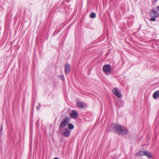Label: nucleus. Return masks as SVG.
Instances as JSON below:
<instances>
[{
  "instance_id": "nucleus-13",
  "label": "nucleus",
  "mask_w": 159,
  "mask_h": 159,
  "mask_svg": "<svg viewBox=\"0 0 159 159\" xmlns=\"http://www.w3.org/2000/svg\"><path fill=\"white\" fill-rule=\"evenodd\" d=\"M117 105L118 107H122L123 106V103L122 101H118L117 102Z\"/></svg>"
},
{
  "instance_id": "nucleus-17",
  "label": "nucleus",
  "mask_w": 159,
  "mask_h": 159,
  "mask_svg": "<svg viewBox=\"0 0 159 159\" xmlns=\"http://www.w3.org/2000/svg\"><path fill=\"white\" fill-rule=\"evenodd\" d=\"M40 107V104H39V106H37L36 107V108H37V110H39Z\"/></svg>"
},
{
  "instance_id": "nucleus-9",
  "label": "nucleus",
  "mask_w": 159,
  "mask_h": 159,
  "mask_svg": "<svg viewBox=\"0 0 159 159\" xmlns=\"http://www.w3.org/2000/svg\"><path fill=\"white\" fill-rule=\"evenodd\" d=\"M153 97L154 99H156L159 97V90L153 93Z\"/></svg>"
},
{
  "instance_id": "nucleus-18",
  "label": "nucleus",
  "mask_w": 159,
  "mask_h": 159,
  "mask_svg": "<svg viewBox=\"0 0 159 159\" xmlns=\"http://www.w3.org/2000/svg\"><path fill=\"white\" fill-rule=\"evenodd\" d=\"M59 76L60 77V78L62 80H63L64 79V77L63 75L61 76Z\"/></svg>"
},
{
  "instance_id": "nucleus-15",
  "label": "nucleus",
  "mask_w": 159,
  "mask_h": 159,
  "mask_svg": "<svg viewBox=\"0 0 159 159\" xmlns=\"http://www.w3.org/2000/svg\"><path fill=\"white\" fill-rule=\"evenodd\" d=\"M96 16V14L94 12H92L90 14V17L92 18H94Z\"/></svg>"
},
{
  "instance_id": "nucleus-19",
  "label": "nucleus",
  "mask_w": 159,
  "mask_h": 159,
  "mask_svg": "<svg viewBox=\"0 0 159 159\" xmlns=\"http://www.w3.org/2000/svg\"><path fill=\"white\" fill-rule=\"evenodd\" d=\"M157 9L158 10H159V6L157 7Z\"/></svg>"
},
{
  "instance_id": "nucleus-10",
  "label": "nucleus",
  "mask_w": 159,
  "mask_h": 159,
  "mask_svg": "<svg viewBox=\"0 0 159 159\" xmlns=\"http://www.w3.org/2000/svg\"><path fill=\"white\" fill-rule=\"evenodd\" d=\"M144 151H140L137 152L135 154L136 156H142L144 155Z\"/></svg>"
},
{
  "instance_id": "nucleus-1",
  "label": "nucleus",
  "mask_w": 159,
  "mask_h": 159,
  "mask_svg": "<svg viewBox=\"0 0 159 159\" xmlns=\"http://www.w3.org/2000/svg\"><path fill=\"white\" fill-rule=\"evenodd\" d=\"M114 128L115 131L119 134L126 135L128 133V130L120 125H115Z\"/></svg>"
},
{
  "instance_id": "nucleus-7",
  "label": "nucleus",
  "mask_w": 159,
  "mask_h": 159,
  "mask_svg": "<svg viewBox=\"0 0 159 159\" xmlns=\"http://www.w3.org/2000/svg\"><path fill=\"white\" fill-rule=\"evenodd\" d=\"M112 92L118 98H120L121 97L120 94L116 88L113 89Z\"/></svg>"
},
{
  "instance_id": "nucleus-5",
  "label": "nucleus",
  "mask_w": 159,
  "mask_h": 159,
  "mask_svg": "<svg viewBox=\"0 0 159 159\" xmlns=\"http://www.w3.org/2000/svg\"><path fill=\"white\" fill-rule=\"evenodd\" d=\"M70 116L72 118L75 119L78 116V115L77 112L74 110H73L72 113L70 114Z\"/></svg>"
},
{
  "instance_id": "nucleus-14",
  "label": "nucleus",
  "mask_w": 159,
  "mask_h": 159,
  "mask_svg": "<svg viewBox=\"0 0 159 159\" xmlns=\"http://www.w3.org/2000/svg\"><path fill=\"white\" fill-rule=\"evenodd\" d=\"M68 127L69 129H72L74 128V126L72 124L69 123L68 125Z\"/></svg>"
},
{
  "instance_id": "nucleus-12",
  "label": "nucleus",
  "mask_w": 159,
  "mask_h": 159,
  "mask_svg": "<svg viewBox=\"0 0 159 159\" xmlns=\"http://www.w3.org/2000/svg\"><path fill=\"white\" fill-rule=\"evenodd\" d=\"M144 155L145 156H146L147 157L149 158L152 157V154L149 152H148V151L146 152L145 151H144Z\"/></svg>"
},
{
  "instance_id": "nucleus-21",
  "label": "nucleus",
  "mask_w": 159,
  "mask_h": 159,
  "mask_svg": "<svg viewBox=\"0 0 159 159\" xmlns=\"http://www.w3.org/2000/svg\"><path fill=\"white\" fill-rule=\"evenodd\" d=\"M54 159H59L57 157H55L54 158Z\"/></svg>"
},
{
  "instance_id": "nucleus-8",
  "label": "nucleus",
  "mask_w": 159,
  "mask_h": 159,
  "mask_svg": "<svg viewBox=\"0 0 159 159\" xmlns=\"http://www.w3.org/2000/svg\"><path fill=\"white\" fill-rule=\"evenodd\" d=\"M70 70V65L69 64L66 65L65 67V72L66 74L68 73Z\"/></svg>"
},
{
  "instance_id": "nucleus-20",
  "label": "nucleus",
  "mask_w": 159,
  "mask_h": 159,
  "mask_svg": "<svg viewBox=\"0 0 159 159\" xmlns=\"http://www.w3.org/2000/svg\"><path fill=\"white\" fill-rule=\"evenodd\" d=\"M158 0H153L154 2H156Z\"/></svg>"
},
{
  "instance_id": "nucleus-11",
  "label": "nucleus",
  "mask_w": 159,
  "mask_h": 159,
  "mask_svg": "<svg viewBox=\"0 0 159 159\" xmlns=\"http://www.w3.org/2000/svg\"><path fill=\"white\" fill-rule=\"evenodd\" d=\"M77 105L80 108H84L85 107V106L82 102H77Z\"/></svg>"
},
{
  "instance_id": "nucleus-2",
  "label": "nucleus",
  "mask_w": 159,
  "mask_h": 159,
  "mask_svg": "<svg viewBox=\"0 0 159 159\" xmlns=\"http://www.w3.org/2000/svg\"><path fill=\"white\" fill-rule=\"evenodd\" d=\"M70 121V118L68 116H66L63 118L59 126L58 130L59 132H60L61 131L62 128L66 126Z\"/></svg>"
},
{
  "instance_id": "nucleus-16",
  "label": "nucleus",
  "mask_w": 159,
  "mask_h": 159,
  "mask_svg": "<svg viewBox=\"0 0 159 159\" xmlns=\"http://www.w3.org/2000/svg\"><path fill=\"white\" fill-rule=\"evenodd\" d=\"M155 17H154L153 18H151L150 19V20L155 21L156 20V19Z\"/></svg>"
},
{
  "instance_id": "nucleus-6",
  "label": "nucleus",
  "mask_w": 159,
  "mask_h": 159,
  "mask_svg": "<svg viewBox=\"0 0 159 159\" xmlns=\"http://www.w3.org/2000/svg\"><path fill=\"white\" fill-rule=\"evenodd\" d=\"M150 14L151 16L153 17H157L159 16L157 11L153 10L151 11Z\"/></svg>"
},
{
  "instance_id": "nucleus-3",
  "label": "nucleus",
  "mask_w": 159,
  "mask_h": 159,
  "mask_svg": "<svg viewBox=\"0 0 159 159\" xmlns=\"http://www.w3.org/2000/svg\"><path fill=\"white\" fill-rule=\"evenodd\" d=\"M65 131L62 134L64 137L67 138L70 136V131L68 128H64Z\"/></svg>"
},
{
  "instance_id": "nucleus-22",
  "label": "nucleus",
  "mask_w": 159,
  "mask_h": 159,
  "mask_svg": "<svg viewBox=\"0 0 159 159\" xmlns=\"http://www.w3.org/2000/svg\"><path fill=\"white\" fill-rule=\"evenodd\" d=\"M2 130V129H0V132H1V130Z\"/></svg>"
},
{
  "instance_id": "nucleus-4",
  "label": "nucleus",
  "mask_w": 159,
  "mask_h": 159,
  "mask_svg": "<svg viewBox=\"0 0 159 159\" xmlns=\"http://www.w3.org/2000/svg\"><path fill=\"white\" fill-rule=\"evenodd\" d=\"M103 70L105 73L109 72L111 70L110 67L108 65H104L102 68Z\"/></svg>"
}]
</instances>
